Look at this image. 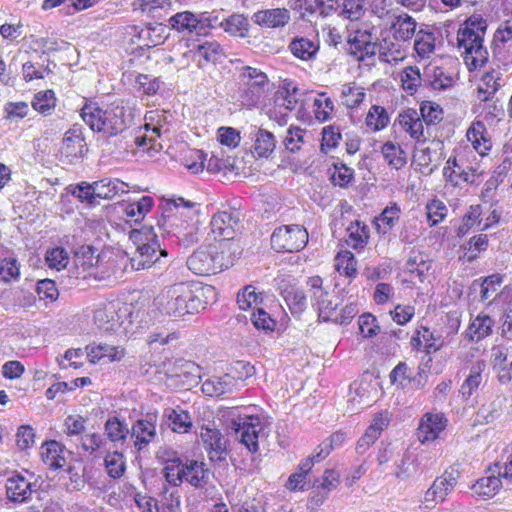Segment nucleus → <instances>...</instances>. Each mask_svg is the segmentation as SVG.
<instances>
[{"label":"nucleus","mask_w":512,"mask_h":512,"mask_svg":"<svg viewBox=\"0 0 512 512\" xmlns=\"http://www.w3.org/2000/svg\"><path fill=\"white\" fill-rule=\"evenodd\" d=\"M391 28L396 40L407 41L415 34L416 21L408 14L398 15Z\"/></svg>","instance_id":"f704fd0d"},{"label":"nucleus","mask_w":512,"mask_h":512,"mask_svg":"<svg viewBox=\"0 0 512 512\" xmlns=\"http://www.w3.org/2000/svg\"><path fill=\"white\" fill-rule=\"evenodd\" d=\"M170 372L172 377L179 378L184 384L193 385L198 383L201 368L193 361L177 359Z\"/></svg>","instance_id":"5701e85b"},{"label":"nucleus","mask_w":512,"mask_h":512,"mask_svg":"<svg viewBox=\"0 0 512 512\" xmlns=\"http://www.w3.org/2000/svg\"><path fill=\"white\" fill-rule=\"evenodd\" d=\"M252 21L265 28H282L290 21V12L286 8L259 10L252 15Z\"/></svg>","instance_id":"a211bd4d"},{"label":"nucleus","mask_w":512,"mask_h":512,"mask_svg":"<svg viewBox=\"0 0 512 512\" xmlns=\"http://www.w3.org/2000/svg\"><path fill=\"white\" fill-rule=\"evenodd\" d=\"M219 26L232 36L246 37L250 24L242 14H232L230 17L219 22Z\"/></svg>","instance_id":"473e14b6"},{"label":"nucleus","mask_w":512,"mask_h":512,"mask_svg":"<svg viewBox=\"0 0 512 512\" xmlns=\"http://www.w3.org/2000/svg\"><path fill=\"white\" fill-rule=\"evenodd\" d=\"M188 291L192 294L189 299L191 314L206 309L207 305L216 302V289L212 285L194 282L188 283Z\"/></svg>","instance_id":"2eb2a0df"},{"label":"nucleus","mask_w":512,"mask_h":512,"mask_svg":"<svg viewBox=\"0 0 512 512\" xmlns=\"http://www.w3.org/2000/svg\"><path fill=\"white\" fill-rule=\"evenodd\" d=\"M7 498L14 503H24L31 499L32 494L37 492V482H30L20 474L13 475L6 480L5 484Z\"/></svg>","instance_id":"f8f14e48"},{"label":"nucleus","mask_w":512,"mask_h":512,"mask_svg":"<svg viewBox=\"0 0 512 512\" xmlns=\"http://www.w3.org/2000/svg\"><path fill=\"white\" fill-rule=\"evenodd\" d=\"M311 300L320 319L323 321L332 320L337 304L333 305L332 301L328 299V292L326 290L314 291Z\"/></svg>","instance_id":"7c9ffc66"},{"label":"nucleus","mask_w":512,"mask_h":512,"mask_svg":"<svg viewBox=\"0 0 512 512\" xmlns=\"http://www.w3.org/2000/svg\"><path fill=\"white\" fill-rule=\"evenodd\" d=\"M460 472L450 467L445 470L442 476L437 477L425 493V502H442L446 495L453 490L457 484Z\"/></svg>","instance_id":"1a4fd4ad"},{"label":"nucleus","mask_w":512,"mask_h":512,"mask_svg":"<svg viewBox=\"0 0 512 512\" xmlns=\"http://www.w3.org/2000/svg\"><path fill=\"white\" fill-rule=\"evenodd\" d=\"M420 114L421 118L427 125H436L443 119L442 108L438 104L430 101L422 102L420 106Z\"/></svg>","instance_id":"8fccbe9b"},{"label":"nucleus","mask_w":512,"mask_h":512,"mask_svg":"<svg viewBox=\"0 0 512 512\" xmlns=\"http://www.w3.org/2000/svg\"><path fill=\"white\" fill-rule=\"evenodd\" d=\"M447 419L443 413H426L419 424L417 436L421 443L434 441L445 429Z\"/></svg>","instance_id":"4468645a"},{"label":"nucleus","mask_w":512,"mask_h":512,"mask_svg":"<svg viewBox=\"0 0 512 512\" xmlns=\"http://www.w3.org/2000/svg\"><path fill=\"white\" fill-rule=\"evenodd\" d=\"M84 470L85 468L82 466H69L67 468L69 475V483L67 486L70 490L80 491L85 486Z\"/></svg>","instance_id":"774afa93"},{"label":"nucleus","mask_w":512,"mask_h":512,"mask_svg":"<svg viewBox=\"0 0 512 512\" xmlns=\"http://www.w3.org/2000/svg\"><path fill=\"white\" fill-rule=\"evenodd\" d=\"M32 107L44 116L50 115L55 108L56 98L53 90L38 92L32 100Z\"/></svg>","instance_id":"ea45409f"},{"label":"nucleus","mask_w":512,"mask_h":512,"mask_svg":"<svg viewBox=\"0 0 512 512\" xmlns=\"http://www.w3.org/2000/svg\"><path fill=\"white\" fill-rule=\"evenodd\" d=\"M237 366L243 370L236 378L230 373H226L221 377H212L207 379L202 384V392L210 397H220L233 394L240 390V381L243 378L252 376L254 367L249 363L239 361Z\"/></svg>","instance_id":"39448f33"},{"label":"nucleus","mask_w":512,"mask_h":512,"mask_svg":"<svg viewBox=\"0 0 512 512\" xmlns=\"http://www.w3.org/2000/svg\"><path fill=\"white\" fill-rule=\"evenodd\" d=\"M169 25L178 32H189L197 25V16L191 11L178 12L169 18Z\"/></svg>","instance_id":"37998d69"},{"label":"nucleus","mask_w":512,"mask_h":512,"mask_svg":"<svg viewBox=\"0 0 512 512\" xmlns=\"http://www.w3.org/2000/svg\"><path fill=\"white\" fill-rule=\"evenodd\" d=\"M87 152L88 147L82 127L75 124L64 134L60 148V161L65 164H77L82 162Z\"/></svg>","instance_id":"0eeeda50"},{"label":"nucleus","mask_w":512,"mask_h":512,"mask_svg":"<svg viewBox=\"0 0 512 512\" xmlns=\"http://www.w3.org/2000/svg\"><path fill=\"white\" fill-rule=\"evenodd\" d=\"M116 310L114 302L98 307L94 312V322L103 331H113L117 328Z\"/></svg>","instance_id":"c85d7f7f"},{"label":"nucleus","mask_w":512,"mask_h":512,"mask_svg":"<svg viewBox=\"0 0 512 512\" xmlns=\"http://www.w3.org/2000/svg\"><path fill=\"white\" fill-rule=\"evenodd\" d=\"M108 122L113 136L126 132L134 125L133 110L128 106L112 105L108 108Z\"/></svg>","instance_id":"6ab92c4d"},{"label":"nucleus","mask_w":512,"mask_h":512,"mask_svg":"<svg viewBox=\"0 0 512 512\" xmlns=\"http://www.w3.org/2000/svg\"><path fill=\"white\" fill-rule=\"evenodd\" d=\"M400 212L401 209L397 203H391L387 206L374 220V225L378 233H388L394 226L395 222L399 220Z\"/></svg>","instance_id":"2f4dec72"},{"label":"nucleus","mask_w":512,"mask_h":512,"mask_svg":"<svg viewBox=\"0 0 512 512\" xmlns=\"http://www.w3.org/2000/svg\"><path fill=\"white\" fill-rule=\"evenodd\" d=\"M210 227L214 241L234 245V237L242 228L240 212L236 209L220 211L213 215Z\"/></svg>","instance_id":"423d86ee"},{"label":"nucleus","mask_w":512,"mask_h":512,"mask_svg":"<svg viewBox=\"0 0 512 512\" xmlns=\"http://www.w3.org/2000/svg\"><path fill=\"white\" fill-rule=\"evenodd\" d=\"M344 213L341 214V216ZM335 227L336 231L345 228V230L348 232V240L347 244L351 245L352 248L358 249L360 247H364L367 244L368 238H369V228L363 224L360 225L359 222L355 223V229L352 224V222L345 223L344 217L337 219L335 221Z\"/></svg>","instance_id":"412c9836"},{"label":"nucleus","mask_w":512,"mask_h":512,"mask_svg":"<svg viewBox=\"0 0 512 512\" xmlns=\"http://www.w3.org/2000/svg\"><path fill=\"white\" fill-rule=\"evenodd\" d=\"M239 78L245 87L240 95L242 104L248 108L256 107L264 96L267 75L257 68L244 66L240 69Z\"/></svg>","instance_id":"20e7f679"},{"label":"nucleus","mask_w":512,"mask_h":512,"mask_svg":"<svg viewBox=\"0 0 512 512\" xmlns=\"http://www.w3.org/2000/svg\"><path fill=\"white\" fill-rule=\"evenodd\" d=\"M163 418L165 424L176 433H187L192 428V418L188 411L180 407L164 409Z\"/></svg>","instance_id":"4be33fe9"},{"label":"nucleus","mask_w":512,"mask_h":512,"mask_svg":"<svg viewBox=\"0 0 512 512\" xmlns=\"http://www.w3.org/2000/svg\"><path fill=\"white\" fill-rule=\"evenodd\" d=\"M235 432L240 434V441L247 449L255 453L258 451V433L257 427L260 425L258 416H245L239 421L233 422Z\"/></svg>","instance_id":"ddd939ff"},{"label":"nucleus","mask_w":512,"mask_h":512,"mask_svg":"<svg viewBox=\"0 0 512 512\" xmlns=\"http://www.w3.org/2000/svg\"><path fill=\"white\" fill-rule=\"evenodd\" d=\"M251 321L257 329L264 331H273L275 327V321L263 308H258L257 311L252 314Z\"/></svg>","instance_id":"69168bd1"},{"label":"nucleus","mask_w":512,"mask_h":512,"mask_svg":"<svg viewBox=\"0 0 512 512\" xmlns=\"http://www.w3.org/2000/svg\"><path fill=\"white\" fill-rule=\"evenodd\" d=\"M502 476L493 471V466L486 470V476L478 479L472 486V490L479 496L493 497L502 487Z\"/></svg>","instance_id":"b1692460"},{"label":"nucleus","mask_w":512,"mask_h":512,"mask_svg":"<svg viewBox=\"0 0 512 512\" xmlns=\"http://www.w3.org/2000/svg\"><path fill=\"white\" fill-rule=\"evenodd\" d=\"M130 239L137 246L140 256H153L159 251V256H168V251L162 248L158 236L152 226H142L141 229H133L130 232Z\"/></svg>","instance_id":"6e6552de"},{"label":"nucleus","mask_w":512,"mask_h":512,"mask_svg":"<svg viewBox=\"0 0 512 512\" xmlns=\"http://www.w3.org/2000/svg\"><path fill=\"white\" fill-rule=\"evenodd\" d=\"M335 172L331 177L334 185L346 188L354 180V170L344 163H334Z\"/></svg>","instance_id":"6e6d98bb"},{"label":"nucleus","mask_w":512,"mask_h":512,"mask_svg":"<svg viewBox=\"0 0 512 512\" xmlns=\"http://www.w3.org/2000/svg\"><path fill=\"white\" fill-rule=\"evenodd\" d=\"M81 117L92 131L102 133L107 139L114 137L108 122V109L103 110L96 104H85L81 109Z\"/></svg>","instance_id":"9b49d317"},{"label":"nucleus","mask_w":512,"mask_h":512,"mask_svg":"<svg viewBox=\"0 0 512 512\" xmlns=\"http://www.w3.org/2000/svg\"><path fill=\"white\" fill-rule=\"evenodd\" d=\"M360 333L364 338H372L377 335L380 328L376 318L371 314H362L358 320Z\"/></svg>","instance_id":"bf43d9fd"},{"label":"nucleus","mask_w":512,"mask_h":512,"mask_svg":"<svg viewBox=\"0 0 512 512\" xmlns=\"http://www.w3.org/2000/svg\"><path fill=\"white\" fill-rule=\"evenodd\" d=\"M196 54L199 55L205 63H216L223 56V49L216 41H206L195 47Z\"/></svg>","instance_id":"a19ab883"},{"label":"nucleus","mask_w":512,"mask_h":512,"mask_svg":"<svg viewBox=\"0 0 512 512\" xmlns=\"http://www.w3.org/2000/svg\"><path fill=\"white\" fill-rule=\"evenodd\" d=\"M314 107L315 117L320 122L327 121L334 110L333 101L326 96L325 92L320 93L319 98L314 100Z\"/></svg>","instance_id":"5fc2aeb1"},{"label":"nucleus","mask_w":512,"mask_h":512,"mask_svg":"<svg viewBox=\"0 0 512 512\" xmlns=\"http://www.w3.org/2000/svg\"><path fill=\"white\" fill-rule=\"evenodd\" d=\"M342 136L339 129H336L333 125L326 126L322 129V142L321 150L324 151L325 147L334 149L338 146Z\"/></svg>","instance_id":"0e129e2a"},{"label":"nucleus","mask_w":512,"mask_h":512,"mask_svg":"<svg viewBox=\"0 0 512 512\" xmlns=\"http://www.w3.org/2000/svg\"><path fill=\"white\" fill-rule=\"evenodd\" d=\"M93 191L95 192L96 199L111 200L116 195L126 193L127 184L119 179L103 178L93 182Z\"/></svg>","instance_id":"393cba45"},{"label":"nucleus","mask_w":512,"mask_h":512,"mask_svg":"<svg viewBox=\"0 0 512 512\" xmlns=\"http://www.w3.org/2000/svg\"><path fill=\"white\" fill-rule=\"evenodd\" d=\"M487 21L480 14L468 17L457 33L459 48H464V60L470 70L482 68L488 62V51L483 45Z\"/></svg>","instance_id":"f257e3e1"},{"label":"nucleus","mask_w":512,"mask_h":512,"mask_svg":"<svg viewBox=\"0 0 512 512\" xmlns=\"http://www.w3.org/2000/svg\"><path fill=\"white\" fill-rule=\"evenodd\" d=\"M135 83L137 85L138 90L142 91L143 94L148 96L155 95L163 82L158 77H153L148 74H139L136 77Z\"/></svg>","instance_id":"3c124183"},{"label":"nucleus","mask_w":512,"mask_h":512,"mask_svg":"<svg viewBox=\"0 0 512 512\" xmlns=\"http://www.w3.org/2000/svg\"><path fill=\"white\" fill-rule=\"evenodd\" d=\"M289 49L295 57L307 61L315 57L319 46L307 38L296 37L290 42Z\"/></svg>","instance_id":"c9c22d12"},{"label":"nucleus","mask_w":512,"mask_h":512,"mask_svg":"<svg viewBox=\"0 0 512 512\" xmlns=\"http://www.w3.org/2000/svg\"><path fill=\"white\" fill-rule=\"evenodd\" d=\"M20 277V265L16 258H2L0 262V279L4 283L18 280Z\"/></svg>","instance_id":"603ef678"},{"label":"nucleus","mask_w":512,"mask_h":512,"mask_svg":"<svg viewBox=\"0 0 512 512\" xmlns=\"http://www.w3.org/2000/svg\"><path fill=\"white\" fill-rule=\"evenodd\" d=\"M36 291L42 300L55 301L59 296L56 283L51 279L39 280L36 285Z\"/></svg>","instance_id":"052dcab7"},{"label":"nucleus","mask_w":512,"mask_h":512,"mask_svg":"<svg viewBox=\"0 0 512 512\" xmlns=\"http://www.w3.org/2000/svg\"><path fill=\"white\" fill-rule=\"evenodd\" d=\"M224 258H187V267L197 275L209 276L222 272L233 266L230 258H227V263L223 262Z\"/></svg>","instance_id":"f3484780"},{"label":"nucleus","mask_w":512,"mask_h":512,"mask_svg":"<svg viewBox=\"0 0 512 512\" xmlns=\"http://www.w3.org/2000/svg\"><path fill=\"white\" fill-rule=\"evenodd\" d=\"M104 428L108 439L114 443H123L129 434L127 424L120 421L118 417H110Z\"/></svg>","instance_id":"4c0bfd02"},{"label":"nucleus","mask_w":512,"mask_h":512,"mask_svg":"<svg viewBox=\"0 0 512 512\" xmlns=\"http://www.w3.org/2000/svg\"><path fill=\"white\" fill-rule=\"evenodd\" d=\"M484 130V125L481 122H477L475 126L469 128L467 131L468 140L472 142L473 147L480 154H484V150L491 148L490 141L484 138Z\"/></svg>","instance_id":"09e8293b"},{"label":"nucleus","mask_w":512,"mask_h":512,"mask_svg":"<svg viewBox=\"0 0 512 512\" xmlns=\"http://www.w3.org/2000/svg\"><path fill=\"white\" fill-rule=\"evenodd\" d=\"M275 147L276 140L274 135L265 129H258L254 145V150L258 157H268Z\"/></svg>","instance_id":"58836bf2"},{"label":"nucleus","mask_w":512,"mask_h":512,"mask_svg":"<svg viewBox=\"0 0 512 512\" xmlns=\"http://www.w3.org/2000/svg\"><path fill=\"white\" fill-rule=\"evenodd\" d=\"M93 187V182L89 183L86 181H82L77 184H71L65 188V194H62L61 197L64 198L65 195H72L76 197L80 202L86 203L90 207H94L98 204V202L96 201L95 192L92 190Z\"/></svg>","instance_id":"cd10ccee"},{"label":"nucleus","mask_w":512,"mask_h":512,"mask_svg":"<svg viewBox=\"0 0 512 512\" xmlns=\"http://www.w3.org/2000/svg\"><path fill=\"white\" fill-rule=\"evenodd\" d=\"M512 38V20L506 21L503 26L499 27L493 39V53L494 55H499L501 51V46L499 43L506 44L511 41Z\"/></svg>","instance_id":"13d9d810"},{"label":"nucleus","mask_w":512,"mask_h":512,"mask_svg":"<svg viewBox=\"0 0 512 512\" xmlns=\"http://www.w3.org/2000/svg\"><path fill=\"white\" fill-rule=\"evenodd\" d=\"M304 130L299 127L289 128L283 140L285 149L295 153L300 150V143L303 142Z\"/></svg>","instance_id":"e2e57ef3"},{"label":"nucleus","mask_w":512,"mask_h":512,"mask_svg":"<svg viewBox=\"0 0 512 512\" xmlns=\"http://www.w3.org/2000/svg\"><path fill=\"white\" fill-rule=\"evenodd\" d=\"M401 81L403 89L412 95L417 90V87L421 84V74L419 68L417 66L406 67L402 72Z\"/></svg>","instance_id":"864d4df0"},{"label":"nucleus","mask_w":512,"mask_h":512,"mask_svg":"<svg viewBox=\"0 0 512 512\" xmlns=\"http://www.w3.org/2000/svg\"><path fill=\"white\" fill-rule=\"evenodd\" d=\"M192 294L188 291V283H175L163 289L154 299V306L162 313L171 317H181L191 314L189 299Z\"/></svg>","instance_id":"f03ea898"},{"label":"nucleus","mask_w":512,"mask_h":512,"mask_svg":"<svg viewBox=\"0 0 512 512\" xmlns=\"http://www.w3.org/2000/svg\"><path fill=\"white\" fill-rule=\"evenodd\" d=\"M184 465L179 458L169 459L163 469L164 476L170 484L178 486L184 480V474L181 470H184Z\"/></svg>","instance_id":"de8ad7c7"},{"label":"nucleus","mask_w":512,"mask_h":512,"mask_svg":"<svg viewBox=\"0 0 512 512\" xmlns=\"http://www.w3.org/2000/svg\"><path fill=\"white\" fill-rule=\"evenodd\" d=\"M493 319L488 315H478L469 325L466 336L471 341H480L492 332Z\"/></svg>","instance_id":"c756f323"},{"label":"nucleus","mask_w":512,"mask_h":512,"mask_svg":"<svg viewBox=\"0 0 512 512\" xmlns=\"http://www.w3.org/2000/svg\"><path fill=\"white\" fill-rule=\"evenodd\" d=\"M108 475L113 479L120 478L126 469L124 456L117 451L108 453L104 459Z\"/></svg>","instance_id":"c03bdc74"},{"label":"nucleus","mask_w":512,"mask_h":512,"mask_svg":"<svg viewBox=\"0 0 512 512\" xmlns=\"http://www.w3.org/2000/svg\"><path fill=\"white\" fill-rule=\"evenodd\" d=\"M382 154L388 164L395 169H401L407 163L406 152L391 141L383 144Z\"/></svg>","instance_id":"e433bc0d"},{"label":"nucleus","mask_w":512,"mask_h":512,"mask_svg":"<svg viewBox=\"0 0 512 512\" xmlns=\"http://www.w3.org/2000/svg\"><path fill=\"white\" fill-rule=\"evenodd\" d=\"M156 415L148 413L145 418L137 420L131 431V437L135 438V446L142 450L156 437Z\"/></svg>","instance_id":"dca6fc26"},{"label":"nucleus","mask_w":512,"mask_h":512,"mask_svg":"<svg viewBox=\"0 0 512 512\" xmlns=\"http://www.w3.org/2000/svg\"><path fill=\"white\" fill-rule=\"evenodd\" d=\"M200 437L211 461H225L228 455L227 440L220 430L208 426L202 427Z\"/></svg>","instance_id":"9d476101"},{"label":"nucleus","mask_w":512,"mask_h":512,"mask_svg":"<svg viewBox=\"0 0 512 512\" xmlns=\"http://www.w3.org/2000/svg\"><path fill=\"white\" fill-rule=\"evenodd\" d=\"M389 117L386 110L378 105H373L367 116L366 125L374 131H379L387 126Z\"/></svg>","instance_id":"49530a36"},{"label":"nucleus","mask_w":512,"mask_h":512,"mask_svg":"<svg viewBox=\"0 0 512 512\" xmlns=\"http://www.w3.org/2000/svg\"><path fill=\"white\" fill-rule=\"evenodd\" d=\"M217 138L222 145L235 148L240 142V133L232 127H221L218 129Z\"/></svg>","instance_id":"338daca9"},{"label":"nucleus","mask_w":512,"mask_h":512,"mask_svg":"<svg viewBox=\"0 0 512 512\" xmlns=\"http://www.w3.org/2000/svg\"><path fill=\"white\" fill-rule=\"evenodd\" d=\"M86 353L91 363H96L103 358H107L108 361H119L125 355V350L118 346H111L108 344L88 345L86 347Z\"/></svg>","instance_id":"a878e982"},{"label":"nucleus","mask_w":512,"mask_h":512,"mask_svg":"<svg viewBox=\"0 0 512 512\" xmlns=\"http://www.w3.org/2000/svg\"><path fill=\"white\" fill-rule=\"evenodd\" d=\"M503 282L500 274H493L486 277L481 284V301L491 303L498 296V290Z\"/></svg>","instance_id":"79ce46f5"},{"label":"nucleus","mask_w":512,"mask_h":512,"mask_svg":"<svg viewBox=\"0 0 512 512\" xmlns=\"http://www.w3.org/2000/svg\"><path fill=\"white\" fill-rule=\"evenodd\" d=\"M486 364L484 361L475 362L471 368L469 375L460 387L459 393L464 399L470 398L478 391L482 384V372L485 370Z\"/></svg>","instance_id":"bb28decb"},{"label":"nucleus","mask_w":512,"mask_h":512,"mask_svg":"<svg viewBox=\"0 0 512 512\" xmlns=\"http://www.w3.org/2000/svg\"><path fill=\"white\" fill-rule=\"evenodd\" d=\"M434 36L432 32H425L420 30L415 39V50L421 56L424 57L428 53L432 52L435 48Z\"/></svg>","instance_id":"4d7b16f0"},{"label":"nucleus","mask_w":512,"mask_h":512,"mask_svg":"<svg viewBox=\"0 0 512 512\" xmlns=\"http://www.w3.org/2000/svg\"><path fill=\"white\" fill-rule=\"evenodd\" d=\"M308 243V232L299 225L280 226L271 235V247L277 253H297Z\"/></svg>","instance_id":"7ed1b4c3"},{"label":"nucleus","mask_w":512,"mask_h":512,"mask_svg":"<svg viewBox=\"0 0 512 512\" xmlns=\"http://www.w3.org/2000/svg\"><path fill=\"white\" fill-rule=\"evenodd\" d=\"M281 295L293 315L299 316L306 309L307 298L302 290L285 288L281 289Z\"/></svg>","instance_id":"72a5a7b5"},{"label":"nucleus","mask_w":512,"mask_h":512,"mask_svg":"<svg viewBox=\"0 0 512 512\" xmlns=\"http://www.w3.org/2000/svg\"><path fill=\"white\" fill-rule=\"evenodd\" d=\"M206 240H208V242L205 244V246H203L200 249V252L207 253L208 256H215L214 254H218V253H221V254L228 253L229 256H236V255H240L242 253V247L239 243V239H236V236L234 237V243H236L234 245H231V244L222 245L220 241H217L219 243L220 250H218L216 245L209 242L210 237H208Z\"/></svg>","instance_id":"a18cd8bd"},{"label":"nucleus","mask_w":512,"mask_h":512,"mask_svg":"<svg viewBox=\"0 0 512 512\" xmlns=\"http://www.w3.org/2000/svg\"><path fill=\"white\" fill-rule=\"evenodd\" d=\"M364 13V0H344L341 14L351 20H358Z\"/></svg>","instance_id":"680f3d73"},{"label":"nucleus","mask_w":512,"mask_h":512,"mask_svg":"<svg viewBox=\"0 0 512 512\" xmlns=\"http://www.w3.org/2000/svg\"><path fill=\"white\" fill-rule=\"evenodd\" d=\"M181 471L184 480L197 489L205 487L214 475L204 462L196 460L185 463L184 470Z\"/></svg>","instance_id":"aec40b11"}]
</instances>
